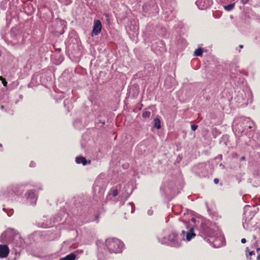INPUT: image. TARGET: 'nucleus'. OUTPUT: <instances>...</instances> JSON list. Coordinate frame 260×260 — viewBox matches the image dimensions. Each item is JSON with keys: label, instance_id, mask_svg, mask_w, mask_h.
Here are the masks:
<instances>
[{"label": "nucleus", "instance_id": "nucleus-1", "mask_svg": "<svg viewBox=\"0 0 260 260\" xmlns=\"http://www.w3.org/2000/svg\"><path fill=\"white\" fill-rule=\"evenodd\" d=\"M193 232V228H191L187 232L184 230L181 231V234L178 235L175 231H172L167 238H158V241L161 244H167L172 247H178L181 244L182 240L186 239L190 241L195 236Z\"/></svg>", "mask_w": 260, "mask_h": 260}, {"label": "nucleus", "instance_id": "nucleus-2", "mask_svg": "<svg viewBox=\"0 0 260 260\" xmlns=\"http://www.w3.org/2000/svg\"><path fill=\"white\" fill-rule=\"evenodd\" d=\"M1 241L13 242L18 247H21L23 245V240L19 234L16 233V232L12 229L8 230L1 235Z\"/></svg>", "mask_w": 260, "mask_h": 260}, {"label": "nucleus", "instance_id": "nucleus-3", "mask_svg": "<svg viewBox=\"0 0 260 260\" xmlns=\"http://www.w3.org/2000/svg\"><path fill=\"white\" fill-rule=\"evenodd\" d=\"M106 246L110 253L121 252L123 243L119 240L115 238H109L106 240Z\"/></svg>", "mask_w": 260, "mask_h": 260}, {"label": "nucleus", "instance_id": "nucleus-4", "mask_svg": "<svg viewBox=\"0 0 260 260\" xmlns=\"http://www.w3.org/2000/svg\"><path fill=\"white\" fill-rule=\"evenodd\" d=\"M211 225V223L205 222L202 223L200 225V235L206 241L207 239L215 236L216 233Z\"/></svg>", "mask_w": 260, "mask_h": 260}, {"label": "nucleus", "instance_id": "nucleus-5", "mask_svg": "<svg viewBox=\"0 0 260 260\" xmlns=\"http://www.w3.org/2000/svg\"><path fill=\"white\" fill-rule=\"evenodd\" d=\"M251 209V208L250 206H245L244 207L243 225L244 228L246 230L249 229V222L253 218L254 216V212H252Z\"/></svg>", "mask_w": 260, "mask_h": 260}, {"label": "nucleus", "instance_id": "nucleus-6", "mask_svg": "<svg viewBox=\"0 0 260 260\" xmlns=\"http://www.w3.org/2000/svg\"><path fill=\"white\" fill-rule=\"evenodd\" d=\"M216 235L217 233H216L215 236L207 239V241L210 243L213 247L218 248L222 245L223 241L221 238L217 237Z\"/></svg>", "mask_w": 260, "mask_h": 260}, {"label": "nucleus", "instance_id": "nucleus-7", "mask_svg": "<svg viewBox=\"0 0 260 260\" xmlns=\"http://www.w3.org/2000/svg\"><path fill=\"white\" fill-rule=\"evenodd\" d=\"M102 23L100 20H95L94 21L93 29H92V36H96L99 35L102 29Z\"/></svg>", "mask_w": 260, "mask_h": 260}, {"label": "nucleus", "instance_id": "nucleus-8", "mask_svg": "<svg viewBox=\"0 0 260 260\" xmlns=\"http://www.w3.org/2000/svg\"><path fill=\"white\" fill-rule=\"evenodd\" d=\"M10 252L9 248L7 245H0V258H5L8 256Z\"/></svg>", "mask_w": 260, "mask_h": 260}, {"label": "nucleus", "instance_id": "nucleus-9", "mask_svg": "<svg viewBox=\"0 0 260 260\" xmlns=\"http://www.w3.org/2000/svg\"><path fill=\"white\" fill-rule=\"evenodd\" d=\"M25 196L28 200H29L32 203H36L37 200V198L36 197V194L35 191L33 190H29L27 191L25 193Z\"/></svg>", "mask_w": 260, "mask_h": 260}, {"label": "nucleus", "instance_id": "nucleus-10", "mask_svg": "<svg viewBox=\"0 0 260 260\" xmlns=\"http://www.w3.org/2000/svg\"><path fill=\"white\" fill-rule=\"evenodd\" d=\"M124 210L126 213H133L135 211V205L132 202H129L127 203L124 206Z\"/></svg>", "mask_w": 260, "mask_h": 260}, {"label": "nucleus", "instance_id": "nucleus-11", "mask_svg": "<svg viewBox=\"0 0 260 260\" xmlns=\"http://www.w3.org/2000/svg\"><path fill=\"white\" fill-rule=\"evenodd\" d=\"M174 82L175 79L173 77L169 76L165 79V85L167 88H170L173 86Z\"/></svg>", "mask_w": 260, "mask_h": 260}, {"label": "nucleus", "instance_id": "nucleus-12", "mask_svg": "<svg viewBox=\"0 0 260 260\" xmlns=\"http://www.w3.org/2000/svg\"><path fill=\"white\" fill-rule=\"evenodd\" d=\"M76 162L77 164H82L83 166H85L87 164H90L91 161L89 160L87 161L85 157L82 156H78L76 158Z\"/></svg>", "mask_w": 260, "mask_h": 260}, {"label": "nucleus", "instance_id": "nucleus-13", "mask_svg": "<svg viewBox=\"0 0 260 260\" xmlns=\"http://www.w3.org/2000/svg\"><path fill=\"white\" fill-rule=\"evenodd\" d=\"M243 124H244L245 128L247 127L251 128V124H252V122L250 121L249 118H245L243 121Z\"/></svg>", "mask_w": 260, "mask_h": 260}, {"label": "nucleus", "instance_id": "nucleus-14", "mask_svg": "<svg viewBox=\"0 0 260 260\" xmlns=\"http://www.w3.org/2000/svg\"><path fill=\"white\" fill-rule=\"evenodd\" d=\"M76 255L74 253H71L67 255L64 257L61 258L60 260H75Z\"/></svg>", "mask_w": 260, "mask_h": 260}, {"label": "nucleus", "instance_id": "nucleus-15", "mask_svg": "<svg viewBox=\"0 0 260 260\" xmlns=\"http://www.w3.org/2000/svg\"><path fill=\"white\" fill-rule=\"evenodd\" d=\"M203 51L202 48H198V49H197L195 50L194 54L195 56H201L203 54Z\"/></svg>", "mask_w": 260, "mask_h": 260}, {"label": "nucleus", "instance_id": "nucleus-16", "mask_svg": "<svg viewBox=\"0 0 260 260\" xmlns=\"http://www.w3.org/2000/svg\"><path fill=\"white\" fill-rule=\"evenodd\" d=\"M234 7H235V3H233V4H230L229 5L224 6V8L225 10L229 11H231L232 10H233L234 9Z\"/></svg>", "mask_w": 260, "mask_h": 260}, {"label": "nucleus", "instance_id": "nucleus-17", "mask_svg": "<svg viewBox=\"0 0 260 260\" xmlns=\"http://www.w3.org/2000/svg\"><path fill=\"white\" fill-rule=\"evenodd\" d=\"M150 114H151L150 111H147V110H144L142 116L144 118H149L150 117Z\"/></svg>", "mask_w": 260, "mask_h": 260}, {"label": "nucleus", "instance_id": "nucleus-18", "mask_svg": "<svg viewBox=\"0 0 260 260\" xmlns=\"http://www.w3.org/2000/svg\"><path fill=\"white\" fill-rule=\"evenodd\" d=\"M154 126L157 129H159L160 128V120L159 119L155 118L154 120Z\"/></svg>", "mask_w": 260, "mask_h": 260}, {"label": "nucleus", "instance_id": "nucleus-19", "mask_svg": "<svg viewBox=\"0 0 260 260\" xmlns=\"http://www.w3.org/2000/svg\"><path fill=\"white\" fill-rule=\"evenodd\" d=\"M118 191L117 189H115L112 190V195L113 196V197H116L118 195Z\"/></svg>", "mask_w": 260, "mask_h": 260}, {"label": "nucleus", "instance_id": "nucleus-20", "mask_svg": "<svg viewBox=\"0 0 260 260\" xmlns=\"http://www.w3.org/2000/svg\"><path fill=\"white\" fill-rule=\"evenodd\" d=\"M0 80L2 81V83L3 84L4 86H7V82L6 80L3 78L2 77H0Z\"/></svg>", "mask_w": 260, "mask_h": 260}, {"label": "nucleus", "instance_id": "nucleus-21", "mask_svg": "<svg viewBox=\"0 0 260 260\" xmlns=\"http://www.w3.org/2000/svg\"><path fill=\"white\" fill-rule=\"evenodd\" d=\"M200 2H200V1H197L196 2V4H197V5L198 6V7H199V8L200 9H202V10L206 9V7H201L199 6V4L200 3Z\"/></svg>", "mask_w": 260, "mask_h": 260}, {"label": "nucleus", "instance_id": "nucleus-22", "mask_svg": "<svg viewBox=\"0 0 260 260\" xmlns=\"http://www.w3.org/2000/svg\"><path fill=\"white\" fill-rule=\"evenodd\" d=\"M254 254H255V252L254 251H251L249 252L248 255H247V256L248 258H249V257H248L249 256H251ZM249 259H251V258L250 257Z\"/></svg>", "mask_w": 260, "mask_h": 260}, {"label": "nucleus", "instance_id": "nucleus-23", "mask_svg": "<svg viewBox=\"0 0 260 260\" xmlns=\"http://www.w3.org/2000/svg\"><path fill=\"white\" fill-rule=\"evenodd\" d=\"M198 127V126L197 125H191V130L193 131H195L197 128Z\"/></svg>", "mask_w": 260, "mask_h": 260}, {"label": "nucleus", "instance_id": "nucleus-24", "mask_svg": "<svg viewBox=\"0 0 260 260\" xmlns=\"http://www.w3.org/2000/svg\"><path fill=\"white\" fill-rule=\"evenodd\" d=\"M147 213L149 215H152L153 213V211L152 209H149L147 211Z\"/></svg>", "mask_w": 260, "mask_h": 260}, {"label": "nucleus", "instance_id": "nucleus-25", "mask_svg": "<svg viewBox=\"0 0 260 260\" xmlns=\"http://www.w3.org/2000/svg\"><path fill=\"white\" fill-rule=\"evenodd\" d=\"M249 0H241V3L243 4H246L248 2Z\"/></svg>", "mask_w": 260, "mask_h": 260}, {"label": "nucleus", "instance_id": "nucleus-26", "mask_svg": "<svg viewBox=\"0 0 260 260\" xmlns=\"http://www.w3.org/2000/svg\"><path fill=\"white\" fill-rule=\"evenodd\" d=\"M214 182L215 184H217L219 182V180L217 178H215L214 179Z\"/></svg>", "mask_w": 260, "mask_h": 260}, {"label": "nucleus", "instance_id": "nucleus-27", "mask_svg": "<svg viewBox=\"0 0 260 260\" xmlns=\"http://www.w3.org/2000/svg\"><path fill=\"white\" fill-rule=\"evenodd\" d=\"M241 242L242 243H245L246 242V240L245 238H243L241 239Z\"/></svg>", "mask_w": 260, "mask_h": 260}, {"label": "nucleus", "instance_id": "nucleus-28", "mask_svg": "<svg viewBox=\"0 0 260 260\" xmlns=\"http://www.w3.org/2000/svg\"><path fill=\"white\" fill-rule=\"evenodd\" d=\"M34 165H35V163L34 162H30V167H33V166H34Z\"/></svg>", "mask_w": 260, "mask_h": 260}, {"label": "nucleus", "instance_id": "nucleus-29", "mask_svg": "<svg viewBox=\"0 0 260 260\" xmlns=\"http://www.w3.org/2000/svg\"><path fill=\"white\" fill-rule=\"evenodd\" d=\"M191 220L192 222H196V219L194 218H192L191 219Z\"/></svg>", "mask_w": 260, "mask_h": 260}, {"label": "nucleus", "instance_id": "nucleus-30", "mask_svg": "<svg viewBox=\"0 0 260 260\" xmlns=\"http://www.w3.org/2000/svg\"><path fill=\"white\" fill-rule=\"evenodd\" d=\"M257 260H260V254L257 256Z\"/></svg>", "mask_w": 260, "mask_h": 260}, {"label": "nucleus", "instance_id": "nucleus-31", "mask_svg": "<svg viewBox=\"0 0 260 260\" xmlns=\"http://www.w3.org/2000/svg\"><path fill=\"white\" fill-rule=\"evenodd\" d=\"M239 48H240V49L243 48V45H239Z\"/></svg>", "mask_w": 260, "mask_h": 260}, {"label": "nucleus", "instance_id": "nucleus-32", "mask_svg": "<svg viewBox=\"0 0 260 260\" xmlns=\"http://www.w3.org/2000/svg\"><path fill=\"white\" fill-rule=\"evenodd\" d=\"M241 159H242V160H244V159H245V157H244V156H242V157H241Z\"/></svg>", "mask_w": 260, "mask_h": 260}, {"label": "nucleus", "instance_id": "nucleus-33", "mask_svg": "<svg viewBox=\"0 0 260 260\" xmlns=\"http://www.w3.org/2000/svg\"><path fill=\"white\" fill-rule=\"evenodd\" d=\"M67 101V100H65V101H64V105L66 104V103Z\"/></svg>", "mask_w": 260, "mask_h": 260}, {"label": "nucleus", "instance_id": "nucleus-34", "mask_svg": "<svg viewBox=\"0 0 260 260\" xmlns=\"http://www.w3.org/2000/svg\"><path fill=\"white\" fill-rule=\"evenodd\" d=\"M2 147V144H0V147Z\"/></svg>", "mask_w": 260, "mask_h": 260}]
</instances>
